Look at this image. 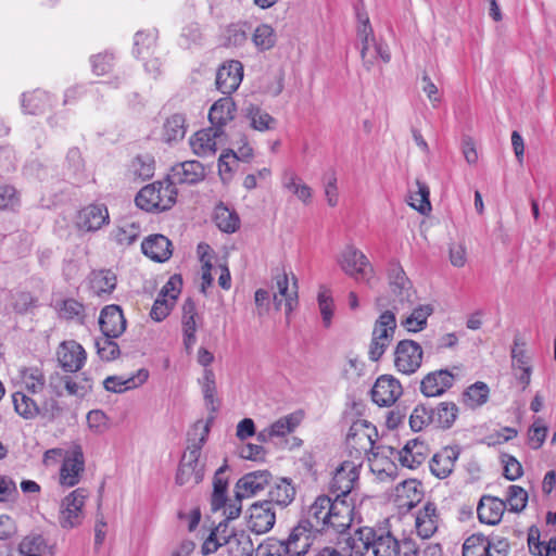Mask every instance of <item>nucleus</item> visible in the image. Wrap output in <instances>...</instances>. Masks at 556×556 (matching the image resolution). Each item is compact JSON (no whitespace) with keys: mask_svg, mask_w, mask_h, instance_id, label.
I'll return each instance as SVG.
<instances>
[{"mask_svg":"<svg viewBox=\"0 0 556 556\" xmlns=\"http://www.w3.org/2000/svg\"><path fill=\"white\" fill-rule=\"evenodd\" d=\"M227 468L228 466L225 463L216 470L214 475L213 493L211 497V507L213 511L222 509V507L225 506L227 500L228 480L227 478L224 477V473L227 470Z\"/></svg>","mask_w":556,"mask_h":556,"instance_id":"ea45409f","label":"nucleus"},{"mask_svg":"<svg viewBox=\"0 0 556 556\" xmlns=\"http://www.w3.org/2000/svg\"><path fill=\"white\" fill-rule=\"evenodd\" d=\"M238 165V155L229 150L220 154L218 159V173L223 181L231 179L235 167Z\"/></svg>","mask_w":556,"mask_h":556,"instance_id":"e2e57ef3","label":"nucleus"},{"mask_svg":"<svg viewBox=\"0 0 556 556\" xmlns=\"http://www.w3.org/2000/svg\"><path fill=\"white\" fill-rule=\"evenodd\" d=\"M58 358L65 371L75 372L84 366L86 352L79 343L75 341H67L61 344L58 352Z\"/></svg>","mask_w":556,"mask_h":556,"instance_id":"b1692460","label":"nucleus"},{"mask_svg":"<svg viewBox=\"0 0 556 556\" xmlns=\"http://www.w3.org/2000/svg\"><path fill=\"white\" fill-rule=\"evenodd\" d=\"M271 479L268 470H256L243 475L235 485L237 498H250L262 492Z\"/></svg>","mask_w":556,"mask_h":556,"instance_id":"ddd939ff","label":"nucleus"},{"mask_svg":"<svg viewBox=\"0 0 556 556\" xmlns=\"http://www.w3.org/2000/svg\"><path fill=\"white\" fill-rule=\"evenodd\" d=\"M177 189L166 178L143 187L135 198L136 205L146 212L169 210L177 200Z\"/></svg>","mask_w":556,"mask_h":556,"instance_id":"7ed1b4c3","label":"nucleus"},{"mask_svg":"<svg viewBox=\"0 0 556 556\" xmlns=\"http://www.w3.org/2000/svg\"><path fill=\"white\" fill-rule=\"evenodd\" d=\"M249 529L256 534H264L273 529L276 522V513L270 501H258L251 505Z\"/></svg>","mask_w":556,"mask_h":556,"instance_id":"f8f14e48","label":"nucleus"},{"mask_svg":"<svg viewBox=\"0 0 556 556\" xmlns=\"http://www.w3.org/2000/svg\"><path fill=\"white\" fill-rule=\"evenodd\" d=\"M278 292L274 294V304L276 309H280L285 302L286 314L289 315L298 305V281L293 277V286L289 287V278L286 273L275 277Z\"/></svg>","mask_w":556,"mask_h":556,"instance_id":"4be33fe9","label":"nucleus"},{"mask_svg":"<svg viewBox=\"0 0 556 556\" xmlns=\"http://www.w3.org/2000/svg\"><path fill=\"white\" fill-rule=\"evenodd\" d=\"M58 312L65 319L80 318L84 315V305L74 299H66L58 304Z\"/></svg>","mask_w":556,"mask_h":556,"instance_id":"69168bd1","label":"nucleus"},{"mask_svg":"<svg viewBox=\"0 0 556 556\" xmlns=\"http://www.w3.org/2000/svg\"><path fill=\"white\" fill-rule=\"evenodd\" d=\"M362 464L355 460H344L334 471L331 479L329 491L334 498L346 500L348 495L358 480V468Z\"/></svg>","mask_w":556,"mask_h":556,"instance_id":"1a4fd4ad","label":"nucleus"},{"mask_svg":"<svg viewBox=\"0 0 556 556\" xmlns=\"http://www.w3.org/2000/svg\"><path fill=\"white\" fill-rule=\"evenodd\" d=\"M317 301L323 324L326 328H329L332 323L334 307L330 291L325 287H320Z\"/></svg>","mask_w":556,"mask_h":556,"instance_id":"052dcab7","label":"nucleus"},{"mask_svg":"<svg viewBox=\"0 0 556 556\" xmlns=\"http://www.w3.org/2000/svg\"><path fill=\"white\" fill-rule=\"evenodd\" d=\"M116 337H108L102 334L94 339V348L97 354L103 361H113L119 355V348L114 341Z\"/></svg>","mask_w":556,"mask_h":556,"instance_id":"bf43d9fd","label":"nucleus"},{"mask_svg":"<svg viewBox=\"0 0 556 556\" xmlns=\"http://www.w3.org/2000/svg\"><path fill=\"white\" fill-rule=\"evenodd\" d=\"M140 224L131 219H123L112 231L114 240L121 245L132 244L140 236Z\"/></svg>","mask_w":556,"mask_h":556,"instance_id":"a19ab883","label":"nucleus"},{"mask_svg":"<svg viewBox=\"0 0 556 556\" xmlns=\"http://www.w3.org/2000/svg\"><path fill=\"white\" fill-rule=\"evenodd\" d=\"M294 496L295 489L291 481L282 478L269 489L268 498L266 501H270L273 507L277 505L285 508L293 502Z\"/></svg>","mask_w":556,"mask_h":556,"instance_id":"e433bc0d","label":"nucleus"},{"mask_svg":"<svg viewBox=\"0 0 556 556\" xmlns=\"http://www.w3.org/2000/svg\"><path fill=\"white\" fill-rule=\"evenodd\" d=\"M374 556H417V546L410 539L400 542L390 531L364 527L356 531L355 539Z\"/></svg>","mask_w":556,"mask_h":556,"instance_id":"f03ea898","label":"nucleus"},{"mask_svg":"<svg viewBox=\"0 0 556 556\" xmlns=\"http://www.w3.org/2000/svg\"><path fill=\"white\" fill-rule=\"evenodd\" d=\"M433 425L432 407L426 405H417L409 416V427L413 431L418 432Z\"/></svg>","mask_w":556,"mask_h":556,"instance_id":"6e6d98bb","label":"nucleus"},{"mask_svg":"<svg viewBox=\"0 0 556 556\" xmlns=\"http://www.w3.org/2000/svg\"><path fill=\"white\" fill-rule=\"evenodd\" d=\"M303 419L302 412H294L280 417L270 427V431L275 438H282L292 433L301 424Z\"/></svg>","mask_w":556,"mask_h":556,"instance_id":"8fccbe9b","label":"nucleus"},{"mask_svg":"<svg viewBox=\"0 0 556 556\" xmlns=\"http://www.w3.org/2000/svg\"><path fill=\"white\" fill-rule=\"evenodd\" d=\"M504 502L506 503V507L508 506L509 511L520 513L527 506L528 492L519 485L511 484L507 488Z\"/></svg>","mask_w":556,"mask_h":556,"instance_id":"4d7b16f0","label":"nucleus"},{"mask_svg":"<svg viewBox=\"0 0 556 556\" xmlns=\"http://www.w3.org/2000/svg\"><path fill=\"white\" fill-rule=\"evenodd\" d=\"M207 433L208 427L205 426L199 442L187 447L177 468L176 484L192 488L203 480L204 465L200 463V456Z\"/></svg>","mask_w":556,"mask_h":556,"instance_id":"20e7f679","label":"nucleus"},{"mask_svg":"<svg viewBox=\"0 0 556 556\" xmlns=\"http://www.w3.org/2000/svg\"><path fill=\"white\" fill-rule=\"evenodd\" d=\"M433 307L430 304H424L415 307L409 316H407L402 325L409 332H418L427 327V320L432 315Z\"/></svg>","mask_w":556,"mask_h":556,"instance_id":"de8ad7c7","label":"nucleus"},{"mask_svg":"<svg viewBox=\"0 0 556 556\" xmlns=\"http://www.w3.org/2000/svg\"><path fill=\"white\" fill-rule=\"evenodd\" d=\"M459 455L460 448L458 446H445L441 448L430 459L429 467L431 473L439 479L447 478L453 472Z\"/></svg>","mask_w":556,"mask_h":556,"instance_id":"6ab92c4d","label":"nucleus"},{"mask_svg":"<svg viewBox=\"0 0 556 556\" xmlns=\"http://www.w3.org/2000/svg\"><path fill=\"white\" fill-rule=\"evenodd\" d=\"M511 362L517 379L523 384V388L528 387L531 381L532 367L530 365V357L527 355L523 349H519L515 345L511 350Z\"/></svg>","mask_w":556,"mask_h":556,"instance_id":"37998d69","label":"nucleus"},{"mask_svg":"<svg viewBox=\"0 0 556 556\" xmlns=\"http://www.w3.org/2000/svg\"><path fill=\"white\" fill-rule=\"evenodd\" d=\"M338 264L342 271L355 281L371 286L375 269L367 256L356 247L346 245L338 256Z\"/></svg>","mask_w":556,"mask_h":556,"instance_id":"39448f33","label":"nucleus"},{"mask_svg":"<svg viewBox=\"0 0 556 556\" xmlns=\"http://www.w3.org/2000/svg\"><path fill=\"white\" fill-rule=\"evenodd\" d=\"M252 42L257 51L270 50L277 41L275 29L268 24H260L252 33Z\"/></svg>","mask_w":556,"mask_h":556,"instance_id":"603ef678","label":"nucleus"},{"mask_svg":"<svg viewBox=\"0 0 556 556\" xmlns=\"http://www.w3.org/2000/svg\"><path fill=\"white\" fill-rule=\"evenodd\" d=\"M89 287L97 296L109 295L116 287V276L111 270L92 271L89 276Z\"/></svg>","mask_w":556,"mask_h":556,"instance_id":"c9c22d12","label":"nucleus"},{"mask_svg":"<svg viewBox=\"0 0 556 556\" xmlns=\"http://www.w3.org/2000/svg\"><path fill=\"white\" fill-rule=\"evenodd\" d=\"M422 362V349L413 340H402L394 352V365L397 371L412 375L418 370Z\"/></svg>","mask_w":556,"mask_h":556,"instance_id":"9d476101","label":"nucleus"},{"mask_svg":"<svg viewBox=\"0 0 556 556\" xmlns=\"http://www.w3.org/2000/svg\"><path fill=\"white\" fill-rule=\"evenodd\" d=\"M402 394L400 382L391 376H381L371 389L372 401L379 406L392 405Z\"/></svg>","mask_w":556,"mask_h":556,"instance_id":"a211bd4d","label":"nucleus"},{"mask_svg":"<svg viewBox=\"0 0 556 556\" xmlns=\"http://www.w3.org/2000/svg\"><path fill=\"white\" fill-rule=\"evenodd\" d=\"M148 378L149 371L141 368L135 375L129 377L110 376L103 381V386L105 390L110 392L123 393L143 384Z\"/></svg>","mask_w":556,"mask_h":556,"instance_id":"c756f323","label":"nucleus"},{"mask_svg":"<svg viewBox=\"0 0 556 556\" xmlns=\"http://www.w3.org/2000/svg\"><path fill=\"white\" fill-rule=\"evenodd\" d=\"M417 190L409 194V205L421 214H426L431 210L429 200L430 190L427 184L416 180Z\"/></svg>","mask_w":556,"mask_h":556,"instance_id":"5fc2aeb1","label":"nucleus"},{"mask_svg":"<svg viewBox=\"0 0 556 556\" xmlns=\"http://www.w3.org/2000/svg\"><path fill=\"white\" fill-rule=\"evenodd\" d=\"M22 388L30 394H40L46 388V378L37 367L24 368L21 371Z\"/></svg>","mask_w":556,"mask_h":556,"instance_id":"a18cd8bd","label":"nucleus"},{"mask_svg":"<svg viewBox=\"0 0 556 556\" xmlns=\"http://www.w3.org/2000/svg\"><path fill=\"white\" fill-rule=\"evenodd\" d=\"M396 493L399 497H403L405 495L408 498V501L403 503V505L413 507L416 502L420 501V483L414 479L403 481L400 485H397Z\"/></svg>","mask_w":556,"mask_h":556,"instance_id":"680f3d73","label":"nucleus"},{"mask_svg":"<svg viewBox=\"0 0 556 556\" xmlns=\"http://www.w3.org/2000/svg\"><path fill=\"white\" fill-rule=\"evenodd\" d=\"M314 532L315 531L308 528L306 523L300 522L294 527L288 539L285 540L289 556L306 555L313 544Z\"/></svg>","mask_w":556,"mask_h":556,"instance_id":"412c9836","label":"nucleus"},{"mask_svg":"<svg viewBox=\"0 0 556 556\" xmlns=\"http://www.w3.org/2000/svg\"><path fill=\"white\" fill-rule=\"evenodd\" d=\"M20 194L11 185H0V210H15L20 206Z\"/></svg>","mask_w":556,"mask_h":556,"instance_id":"0e129e2a","label":"nucleus"},{"mask_svg":"<svg viewBox=\"0 0 556 556\" xmlns=\"http://www.w3.org/2000/svg\"><path fill=\"white\" fill-rule=\"evenodd\" d=\"M154 160L152 156L138 155L136 156L130 164L129 170L136 178H140L142 180L149 179L154 175Z\"/></svg>","mask_w":556,"mask_h":556,"instance_id":"13d9d810","label":"nucleus"},{"mask_svg":"<svg viewBox=\"0 0 556 556\" xmlns=\"http://www.w3.org/2000/svg\"><path fill=\"white\" fill-rule=\"evenodd\" d=\"M547 427L541 419H536L529 429V444L531 448L539 450L545 442Z\"/></svg>","mask_w":556,"mask_h":556,"instance_id":"338daca9","label":"nucleus"},{"mask_svg":"<svg viewBox=\"0 0 556 556\" xmlns=\"http://www.w3.org/2000/svg\"><path fill=\"white\" fill-rule=\"evenodd\" d=\"M142 253L154 262L163 263L172 254V242L163 235L155 233L147 237L141 243Z\"/></svg>","mask_w":556,"mask_h":556,"instance_id":"bb28decb","label":"nucleus"},{"mask_svg":"<svg viewBox=\"0 0 556 556\" xmlns=\"http://www.w3.org/2000/svg\"><path fill=\"white\" fill-rule=\"evenodd\" d=\"M37 299L26 291L16 292L12 298V305L16 313L24 314L36 306Z\"/></svg>","mask_w":556,"mask_h":556,"instance_id":"774afa93","label":"nucleus"},{"mask_svg":"<svg viewBox=\"0 0 556 556\" xmlns=\"http://www.w3.org/2000/svg\"><path fill=\"white\" fill-rule=\"evenodd\" d=\"M243 78V65L240 61L231 60L224 63L216 73V88L224 94L235 92Z\"/></svg>","mask_w":556,"mask_h":556,"instance_id":"dca6fc26","label":"nucleus"},{"mask_svg":"<svg viewBox=\"0 0 556 556\" xmlns=\"http://www.w3.org/2000/svg\"><path fill=\"white\" fill-rule=\"evenodd\" d=\"M377 435L376 427L369 421L364 419L354 421L346 435V446L353 457L352 460L362 464L364 456L372 451Z\"/></svg>","mask_w":556,"mask_h":556,"instance_id":"423d86ee","label":"nucleus"},{"mask_svg":"<svg viewBox=\"0 0 556 556\" xmlns=\"http://www.w3.org/2000/svg\"><path fill=\"white\" fill-rule=\"evenodd\" d=\"M251 25L248 22L238 21L227 25L223 30V45L227 48L243 47L249 38Z\"/></svg>","mask_w":556,"mask_h":556,"instance_id":"473e14b6","label":"nucleus"},{"mask_svg":"<svg viewBox=\"0 0 556 556\" xmlns=\"http://www.w3.org/2000/svg\"><path fill=\"white\" fill-rule=\"evenodd\" d=\"M455 376L447 369L429 372L420 382L424 395L440 396L454 384Z\"/></svg>","mask_w":556,"mask_h":556,"instance_id":"aec40b11","label":"nucleus"},{"mask_svg":"<svg viewBox=\"0 0 556 556\" xmlns=\"http://www.w3.org/2000/svg\"><path fill=\"white\" fill-rule=\"evenodd\" d=\"M359 52L363 65L367 71H370L379 59L384 63H389L391 60L388 45L378 42L376 38L369 40L368 43L359 46Z\"/></svg>","mask_w":556,"mask_h":556,"instance_id":"2f4dec72","label":"nucleus"},{"mask_svg":"<svg viewBox=\"0 0 556 556\" xmlns=\"http://www.w3.org/2000/svg\"><path fill=\"white\" fill-rule=\"evenodd\" d=\"M395 328L396 319L391 311L383 312L376 320L368 352L371 361L377 362L383 355L393 339Z\"/></svg>","mask_w":556,"mask_h":556,"instance_id":"0eeeda50","label":"nucleus"},{"mask_svg":"<svg viewBox=\"0 0 556 556\" xmlns=\"http://www.w3.org/2000/svg\"><path fill=\"white\" fill-rule=\"evenodd\" d=\"M202 389L203 397L207 409L215 413L218 409L219 402L216 397V382L215 375L212 369L205 368L203 376L199 379Z\"/></svg>","mask_w":556,"mask_h":556,"instance_id":"09e8293b","label":"nucleus"},{"mask_svg":"<svg viewBox=\"0 0 556 556\" xmlns=\"http://www.w3.org/2000/svg\"><path fill=\"white\" fill-rule=\"evenodd\" d=\"M109 222L110 215L104 204H89L83 207L76 217V226L84 231H97Z\"/></svg>","mask_w":556,"mask_h":556,"instance_id":"f3484780","label":"nucleus"},{"mask_svg":"<svg viewBox=\"0 0 556 556\" xmlns=\"http://www.w3.org/2000/svg\"><path fill=\"white\" fill-rule=\"evenodd\" d=\"M463 556H494V554L490 552L488 538L481 533H475L465 540Z\"/></svg>","mask_w":556,"mask_h":556,"instance_id":"3c124183","label":"nucleus"},{"mask_svg":"<svg viewBox=\"0 0 556 556\" xmlns=\"http://www.w3.org/2000/svg\"><path fill=\"white\" fill-rule=\"evenodd\" d=\"M99 325L102 334L119 337L126 329V319L118 305H108L100 314Z\"/></svg>","mask_w":556,"mask_h":556,"instance_id":"5701e85b","label":"nucleus"},{"mask_svg":"<svg viewBox=\"0 0 556 556\" xmlns=\"http://www.w3.org/2000/svg\"><path fill=\"white\" fill-rule=\"evenodd\" d=\"M353 521V504L344 498H331L328 495L318 496L309 506L306 523L312 530L338 533L344 532Z\"/></svg>","mask_w":556,"mask_h":556,"instance_id":"f257e3e1","label":"nucleus"},{"mask_svg":"<svg viewBox=\"0 0 556 556\" xmlns=\"http://www.w3.org/2000/svg\"><path fill=\"white\" fill-rule=\"evenodd\" d=\"M224 134V130L213 127L197 131L189 140L192 152L200 157L213 156L222 142Z\"/></svg>","mask_w":556,"mask_h":556,"instance_id":"9b49d317","label":"nucleus"},{"mask_svg":"<svg viewBox=\"0 0 556 556\" xmlns=\"http://www.w3.org/2000/svg\"><path fill=\"white\" fill-rule=\"evenodd\" d=\"M388 279L392 292L399 296L400 302H409L413 295L412 283L399 262L389 263Z\"/></svg>","mask_w":556,"mask_h":556,"instance_id":"393cba45","label":"nucleus"},{"mask_svg":"<svg viewBox=\"0 0 556 556\" xmlns=\"http://www.w3.org/2000/svg\"><path fill=\"white\" fill-rule=\"evenodd\" d=\"M506 509V503L491 495H483L478 504L477 514L481 523L489 526L497 525Z\"/></svg>","mask_w":556,"mask_h":556,"instance_id":"a878e982","label":"nucleus"},{"mask_svg":"<svg viewBox=\"0 0 556 556\" xmlns=\"http://www.w3.org/2000/svg\"><path fill=\"white\" fill-rule=\"evenodd\" d=\"M243 113L250 126L257 131L273 130L277 126V121L256 104L249 103L244 106Z\"/></svg>","mask_w":556,"mask_h":556,"instance_id":"72a5a7b5","label":"nucleus"},{"mask_svg":"<svg viewBox=\"0 0 556 556\" xmlns=\"http://www.w3.org/2000/svg\"><path fill=\"white\" fill-rule=\"evenodd\" d=\"M214 220L216 226L224 232H235L239 227V217L236 212L229 210L223 203L218 204L214 211Z\"/></svg>","mask_w":556,"mask_h":556,"instance_id":"864d4df0","label":"nucleus"},{"mask_svg":"<svg viewBox=\"0 0 556 556\" xmlns=\"http://www.w3.org/2000/svg\"><path fill=\"white\" fill-rule=\"evenodd\" d=\"M86 498L87 491L78 488L62 500L59 510V523L63 529H73L83 522Z\"/></svg>","mask_w":556,"mask_h":556,"instance_id":"6e6552de","label":"nucleus"},{"mask_svg":"<svg viewBox=\"0 0 556 556\" xmlns=\"http://www.w3.org/2000/svg\"><path fill=\"white\" fill-rule=\"evenodd\" d=\"M490 389L485 382L477 381L469 386L463 393V403L471 409L485 404L489 400Z\"/></svg>","mask_w":556,"mask_h":556,"instance_id":"c03bdc74","label":"nucleus"},{"mask_svg":"<svg viewBox=\"0 0 556 556\" xmlns=\"http://www.w3.org/2000/svg\"><path fill=\"white\" fill-rule=\"evenodd\" d=\"M433 426L441 429H448L458 416V407L453 402H441L432 407Z\"/></svg>","mask_w":556,"mask_h":556,"instance_id":"79ce46f5","label":"nucleus"},{"mask_svg":"<svg viewBox=\"0 0 556 556\" xmlns=\"http://www.w3.org/2000/svg\"><path fill=\"white\" fill-rule=\"evenodd\" d=\"M528 547L534 556H556V538L541 540L540 530L532 526L528 532Z\"/></svg>","mask_w":556,"mask_h":556,"instance_id":"4c0bfd02","label":"nucleus"},{"mask_svg":"<svg viewBox=\"0 0 556 556\" xmlns=\"http://www.w3.org/2000/svg\"><path fill=\"white\" fill-rule=\"evenodd\" d=\"M51 105V97L43 90L37 89L22 96V109L27 114H41L50 109Z\"/></svg>","mask_w":556,"mask_h":556,"instance_id":"f704fd0d","label":"nucleus"},{"mask_svg":"<svg viewBox=\"0 0 556 556\" xmlns=\"http://www.w3.org/2000/svg\"><path fill=\"white\" fill-rule=\"evenodd\" d=\"M427 445L418 439H413L395 452V457L403 467L415 469L420 466L427 457Z\"/></svg>","mask_w":556,"mask_h":556,"instance_id":"cd10ccee","label":"nucleus"},{"mask_svg":"<svg viewBox=\"0 0 556 556\" xmlns=\"http://www.w3.org/2000/svg\"><path fill=\"white\" fill-rule=\"evenodd\" d=\"M15 412L25 419H33L40 414V406L36 400L28 396L24 391H16L12 394Z\"/></svg>","mask_w":556,"mask_h":556,"instance_id":"49530a36","label":"nucleus"},{"mask_svg":"<svg viewBox=\"0 0 556 556\" xmlns=\"http://www.w3.org/2000/svg\"><path fill=\"white\" fill-rule=\"evenodd\" d=\"M236 104L232 98L225 97L217 100L210 109L208 119L211 127L224 130V127L235 118Z\"/></svg>","mask_w":556,"mask_h":556,"instance_id":"c85d7f7f","label":"nucleus"},{"mask_svg":"<svg viewBox=\"0 0 556 556\" xmlns=\"http://www.w3.org/2000/svg\"><path fill=\"white\" fill-rule=\"evenodd\" d=\"M439 516L434 503L428 502L416 516V531L422 539L431 538L438 529Z\"/></svg>","mask_w":556,"mask_h":556,"instance_id":"7c9ffc66","label":"nucleus"},{"mask_svg":"<svg viewBox=\"0 0 556 556\" xmlns=\"http://www.w3.org/2000/svg\"><path fill=\"white\" fill-rule=\"evenodd\" d=\"M84 470V454L80 448H76L63 457L59 477L60 484L66 488L75 486Z\"/></svg>","mask_w":556,"mask_h":556,"instance_id":"4468645a","label":"nucleus"},{"mask_svg":"<svg viewBox=\"0 0 556 556\" xmlns=\"http://www.w3.org/2000/svg\"><path fill=\"white\" fill-rule=\"evenodd\" d=\"M186 132L187 124L185 115L175 113L164 122L162 138L165 142L173 143L182 140Z\"/></svg>","mask_w":556,"mask_h":556,"instance_id":"58836bf2","label":"nucleus"},{"mask_svg":"<svg viewBox=\"0 0 556 556\" xmlns=\"http://www.w3.org/2000/svg\"><path fill=\"white\" fill-rule=\"evenodd\" d=\"M205 177L204 166L199 161H185L172 166L167 179L176 185H194L203 180Z\"/></svg>","mask_w":556,"mask_h":556,"instance_id":"2eb2a0df","label":"nucleus"}]
</instances>
